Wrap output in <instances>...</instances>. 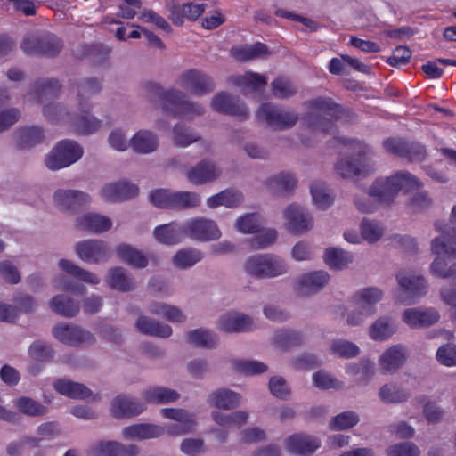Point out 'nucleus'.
I'll use <instances>...</instances> for the list:
<instances>
[{"mask_svg": "<svg viewBox=\"0 0 456 456\" xmlns=\"http://www.w3.org/2000/svg\"><path fill=\"white\" fill-rule=\"evenodd\" d=\"M164 418L175 420L176 423L166 428L140 423L122 428L121 435L126 440H146L160 436L166 431L170 436H182L194 431L196 428L195 415L184 409L165 408L161 410Z\"/></svg>", "mask_w": 456, "mask_h": 456, "instance_id": "1", "label": "nucleus"}, {"mask_svg": "<svg viewBox=\"0 0 456 456\" xmlns=\"http://www.w3.org/2000/svg\"><path fill=\"white\" fill-rule=\"evenodd\" d=\"M384 297V291L374 286L363 287L357 289L351 297L350 302L354 308L345 312L342 307L338 309V314L346 317V322L351 327L362 326L366 320L376 313V305Z\"/></svg>", "mask_w": 456, "mask_h": 456, "instance_id": "2", "label": "nucleus"}, {"mask_svg": "<svg viewBox=\"0 0 456 456\" xmlns=\"http://www.w3.org/2000/svg\"><path fill=\"white\" fill-rule=\"evenodd\" d=\"M146 89L158 97L161 102L163 110L174 117L192 119L202 115L205 111L201 104L188 100L185 93L178 89L166 90L156 83H148Z\"/></svg>", "mask_w": 456, "mask_h": 456, "instance_id": "3", "label": "nucleus"}, {"mask_svg": "<svg viewBox=\"0 0 456 456\" xmlns=\"http://www.w3.org/2000/svg\"><path fill=\"white\" fill-rule=\"evenodd\" d=\"M345 143L350 142L356 151V157L342 158L336 163V171L344 178L354 176L366 177L376 170L375 163L370 159L372 149L362 142L354 139H343Z\"/></svg>", "mask_w": 456, "mask_h": 456, "instance_id": "4", "label": "nucleus"}, {"mask_svg": "<svg viewBox=\"0 0 456 456\" xmlns=\"http://www.w3.org/2000/svg\"><path fill=\"white\" fill-rule=\"evenodd\" d=\"M423 183L408 171H397L388 177H379L369 188V195L378 198H394L399 191H418Z\"/></svg>", "mask_w": 456, "mask_h": 456, "instance_id": "5", "label": "nucleus"}, {"mask_svg": "<svg viewBox=\"0 0 456 456\" xmlns=\"http://www.w3.org/2000/svg\"><path fill=\"white\" fill-rule=\"evenodd\" d=\"M307 105L311 109L305 117L309 127L322 133H331L334 128L332 119L340 118L341 106L327 97L312 99Z\"/></svg>", "mask_w": 456, "mask_h": 456, "instance_id": "6", "label": "nucleus"}, {"mask_svg": "<svg viewBox=\"0 0 456 456\" xmlns=\"http://www.w3.org/2000/svg\"><path fill=\"white\" fill-rule=\"evenodd\" d=\"M395 280L402 289L396 296L400 304H414L428 293V281L415 270L402 268L396 273Z\"/></svg>", "mask_w": 456, "mask_h": 456, "instance_id": "7", "label": "nucleus"}, {"mask_svg": "<svg viewBox=\"0 0 456 456\" xmlns=\"http://www.w3.org/2000/svg\"><path fill=\"white\" fill-rule=\"evenodd\" d=\"M431 251L436 256L430 266L431 273L441 278L453 277L456 281V263L450 265L444 258H456V244L441 235L431 241Z\"/></svg>", "mask_w": 456, "mask_h": 456, "instance_id": "8", "label": "nucleus"}, {"mask_svg": "<svg viewBox=\"0 0 456 456\" xmlns=\"http://www.w3.org/2000/svg\"><path fill=\"white\" fill-rule=\"evenodd\" d=\"M246 273L258 279L275 278L285 274L288 265L285 260L272 255H255L248 257L244 265Z\"/></svg>", "mask_w": 456, "mask_h": 456, "instance_id": "9", "label": "nucleus"}, {"mask_svg": "<svg viewBox=\"0 0 456 456\" xmlns=\"http://www.w3.org/2000/svg\"><path fill=\"white\" fill-rule=\"evenodd\" d=\"M83 148L71 140H62L47 154L45 163L51 170H59L78 161L83 156Z\"/></svg>", "mask_w": 456, "mask_h": 456, "instance_id": "10", "label": "nucleus"}, {"mask_svg": "<svg viewBox=\"0 0 456 456\" xmlns=\"http://www.w3.org/2000/svg\"><path fill=\"white\" fill-rule=\"evenodd\" d=\"M259 120L265 121L276 130H285L294 126L298 121V114L290 109H286L270 102L263 103L256 113Z\"/></svg>", "mask_w": 456, "mask_h": 456, "instance_id": "11", "label": "nucleus"}, {"mask_svg": "<svg viewBox=\"0 0 456 456\" xmlns=\"http://www.w3.org/2000/svg\"><path fill=\"white\" fill-rule=\"evenodd\" d=\"M178 84L183 89L196 95H204L215 89L213 79L205 72L197 69H191L182 73L178 78Z\"/></svg>", "mask_w": 456, "mask_h": 456, "instance_id": "12", "label": "nucleus"}, {"mask_svg": "<svg viewBox=\"0 0 456 456\" xmlns=\"http://www.w3.org/2000/svg\"><path fill=\"white\" fill-rule=\"evenodd\" d=\"M53 337L60 342L69 346H80L94 342L93 335L78 326L61 322L53 329Z\"/></svg>", "mask_w": 456, "mask_h": 456, "instance_id": "13", "label": "nucleus"}, {"mask_svg": "<svg viewBox=\"0 0 456 456\" xmlns=\"http://www.w3.org/2000/svg\"><path fill=\"white\" fill-rule=\"evenodd\" d=\"M330 274L323 270L308 272L297 278L294 290L301 296H311L322 290L330 281Z\"/></svg>", "mask_w": 456, "mask_h": 456, "instance_id": "14", "label": "nucleus"}, {"mask_svg": "<svg viewBox=\"0 0 456 456\" xmlns=\"http://www.w3.org/2000/svg\"><path fill=\"white\" fill-rule=\"evenodd\" d=\"M440 314L433 307H410L402 314L403 322L411 329L428 328L438 322Z\"/></svg>", "mask_w": 456, "mask_h": 456, "instance_id": "15", "label": "nucleus"}, {"mask_svg": "<svg viewBox=\"0 0 456 456\" xmlns=\"http://www.w3.org/2000/svg\"><path fill=\"white\" fill-rule=\"evenodd\" d=\"M136 445H125L115 440H99L87 449L88 456H136Z\"/></svg>", "mask_w": 456, "mask_h": 456, "instance_id": "16", "label": "nucleus"}, {"mask_svg": "<svg viewBox=\"0 0 456 456\" xmlns=\"http://www.w3.org/2000/svg\"><path fill=\"white\" fill-rule=\"evenodd\" d=\"M408 354V347L403 344L399 343L388 346L379 358L381 370L384 373H395L405 363Z\"/></svg>", "mask_w": 456, "mask_h": 456, "instance_id": "17", "label": "nucleus"}, {"mask_svg": "<svg viewBox=\"0 0 456 456\" xmlns=\"http://www.w3.org/2000/svg\"><path fill=\"white\" fill-rule=\"evenodd\" d=\"M221 168L212 160L205 159L189 168L187 179L193 184H205L220 177Z\"/></svg>", "mask_w": 456, "mask_h": 456, "instance_id": "18", "label": "nucleus"}, {"mask_svg": "<svg viewBox=\"0 0 456 456\" xmlns=\"http://www.w3.org/2000/svg\"><path fill=\"white\" fill-rule=\"evenodd\" d=\"M73 90L76 91L77 109L86 113L92 110L90 98L101 92L102 84L97 78L88 77L80 80Z\"/></svg>", "mask_w": 456, "mask_h": 456, "instance_id": "19", "label": "nucleus"}, {"mask_svg": "<svg viewBox=\"0 0 456 456\" xmlns=\"http://www.w3.org/2000/svg\"><path fill=\"white\" fill-rule=\"evenodd\" d=\"M139 193V186L128 179L106 183L101 189V196L107 200H130L137 198Z\"/></svg>", "mask_w": 456, "mask_h": 456, "instance_id": "20", "label": "nucleus"}, {"mask_svg": "<svg viewBox=\"0 0 456 456\" xmlns=\"http://www.w3.org/2000/svg\"><path fill=\"white\" fill-rule=\"evenodd\" d=\"M186 234L199 240H218L222 233L216 224L208 219H195L184 224Z\"/></svg>", "mask_w": 456, "mask_h": 456, "instance_id": "21", "label": "nucleus"}, {"mask_svg": "<svg viewBox=\"0 0 456 456\" xmlns=\"http://www.w3.org/2000/svg\"><path fill=\"white\" fill-rule=\"evenodd\" d=\"M297 178L295 174L282 171L269 177L265 181L266 188L277 196H290L297 187Z\"/></svg>", "mask_w": 456, "mask_h": 456, "instance_id": "22", "label": "nucleus"}, {"mask_svg": "<svg viewBox=\"0 0 456 456\" xmlns=\"http://www.w3.org/2000/svg\"><path fill=\"white\" fill-rule=\"evenodd\" d=\"M218 329L227 333H238L248 331L254 323L252 319L236 311L224 313L218 319Z\"/></svg>", "mask_w": 456, "mask_h": 456, "instance_id": "23", "label": "nucleus"}, {"mask_svg": "<svg viewBox=\"0 0 456 456\" xmlns=\"http://www.w3.org/2000/svg\"><path fill=\"white\" fill-rule=\"evenodd\" d=\"M212 108L220 113L246 118L248 115V110L238 99L230 94L221 92L216 94L211 101Z\"/></svg>", "mask_w": 456, "mask_h": 456, "instance_id": "24", "label": "nucleus"}, {"mask_svg": "<svg viewBox=\"0 0 456 456\" xmlns=\"http://www.w3.org/2000/svg\"><path fill=\"white\" fill-rule=\"evenodd\" d=\"M144 410L145 405L143 403L126 395L116 396L110 404L111 414L119 419L134 417Z\"/></svg>", "mask_w": 456, "mask_h": 456, "instance_id": "25", "label": "nucleus"}, {"mask_svg": "<svg viewBox=\"0 0 456 456\" xmlns=\"http://www.w3.org/2000/svg\"><path fill=\"white\" fill-rule=\"evenodd\" d=\"M285 448L293 454L306 455L313 453L321 446V441L309 435L295 434L285 440Z\"/></svg>", "mask_w": 456, "mask_h": 456, "instance_id": "26", "label": "nucleus"}, {"mask_svg": "<svg viewBox=\"0 0 456 456\" xmlns=\"http://www.w3.org/2000/svg\"><path fill=\"white\" fill-rule=\"evenodd\" d=\"M398 331V325L394 318L384 315L377 318L368 328L370 339L383 342L390 339Z\"/></svg>", "mask_w": 456, "mask_h": 456, "instance_id": "27", "label": "nucleus"}, {"mask_svg": "<svg viewBox=\"0 0 456 456\" xmlns=\"http://www.w3.org/2000/svg\"><path fill=\"white\" fill-rule=\"evenodd\" d=\"M76 253L84 262L94 264L106 256V245L102 240H84L76 245Z\"/></svg>", "mask_w": 456, "mask_h": 456, "instance_id": "28", "label": "nucleus"}, {"mask_svg": "<svg viewBox=\"0 0 456 456\" xmlns=\"http://www.w3.org/2000/svg\"><path fill=\"white\" fill-rule=\"evenodd\" d=\"M241 401L242 396L240 393L225 387L216 389L208 395V403L223 410L236 409Z\"/></svg>", "mask_w": 456, "mask_h": 456, "instance_id": "29", "label": "nucleus"}, {"mask_svg": "<svg viewBox=\"0 0 456 456\" xmlns=\"http://www.w3.org/2000/svg\"><path fill=\"white\" fill-rule=\"evenodd\" d=\"M104 281L110 288L119 291L126 292L135 289V281L131 274L126 269L119 266L110 268Z\"/></svg>", "mask_w": 456, "mask_h": 456, "instance_id": "30", "label": "nucleus"}, {"mask_svg": "<svg viewBox=\"0 0 456 456\" xmlns=\"http://www.w3.org/2000/svg\"><path fill=\"white\" fill-rule=\"evenodd\" d=\"M131 148L139 154H150L159 147V138L151 130L142 129L130 139Z\"/></svg>", "mask_w": 456, "mask_h": 456, "instance_id": "31", "label": "nucleus"}, {"mask_svg": "<svg viewBox=\"0 0 456 456\" xmlns=\"http://www.w3.org/2000/svg\"><path fill=\"white\" fill-rule=\"evenodd\" d=\"M77 111L78 113H72L69 124L77 134H90L100 129L102 121L89 114L90 111L85 113L77 109Z\"/></svg>", "mask_w": 456, "mask_h": 456, "instance_id": "32", "label": "nucleus"}, {"mask_svg": "<svg viewBox=\"0 0 456 456\" xmlns=\"http://www.w3.org/2000/svg\"><path fill=\"white\" fill-rule=\"evenodd\" d=\"M287 225L295 233L305 232L313 225L312 217L296 206H290L285 212Z\"/></svg>", "mask_w": 456, "mask_h": 456, "instance_id": "33", "label": "nucleus"}, {"mask_svg": "<svg viewBox=\"0 0 456 456\" xmlns=\"http://www.w3.org/2000/svg\"><path fill=\"white\" fill-rule=\"evenodd\" d=\"M61 91V85L55 79H38L35 81L28 95L39 102L46 99L58 96Z\"/></svg>", "mask_w": 456, "mask_h": 456, "instance_id": "34", "label": "nucleus"}, {"mask_svg": "<svg viewBox=\"0 0 456 456\" xmlns=\"http://www.w3.org/2000/svg\"><path fill=\"white\" fill-rule=\"evenodd\" d=\"M13 136L16 147L23 150L40 143L44 139V132L37 126L24 127L17 130Z\"/></svg>", "mask_w": 456, "mask_h": 456, "instance_id": "35", "label": "nucleus"}, {"mask_svg": "<svg viewBox=\"0 0 456 456\" xmlns=\"http://www.w3.org/2000/svg\"><path fill=\"white\" fill-rule=\"evenodd\" d=\"M58 266L60 270L78 281L93 285L100 283L101 279L97 274L84 270L71 260L60 259Z\"/></svg>", "mask_w": 456, "mask_h": 456, "instance_id": "36", "label": "nucleus"}, {"mask_svg": "<svg viewBox=\"0 0 456 456\" xmlns=\"http://www.w3.org/2000/svg\"><path fill=\"white\" fill-rule=\"evenodd\" d=\"M185 234L184 225L182 227L173 224L160 225L154 230L155 239L167 245L180 242Z\"/></svg>", "mask_w": 456, "mask_h": 456, "instance_id": "37", "label": "nucleus"}, {"mask_svg": "<svg viewBox=\"0 0 456 456\" xmlns=\"http://www.w3.org/2000/svg\"><path fill=\"white\" fill-rule=\"evenodd\" d=\"M325 264L331 269L343 270L353 262V255L340 248H328L323 256Z\"/></svg>", "mask_w": 456, "mask_h": 456, "instance_id": "38", "label": "nucleus"}, {"mask_svg": "<svg viewBox=\"0 0 456 456\" xmlns=\"http://www.w3.org/2000/svg\"><path fill=\"white\" fill-rule=\"evenodd\" d=\"M54 389L68 397L84 399L91 395V391L83 384L67 379H58L53 383Z\"/></svg>", "mask_w": 456, "mask_h": 456, "instance_id": "39", "label": "nucleus"}, {"mask_svg": "<svg viewBox=\"0 0 456 456\" xmlns=\"http://www.w3.org/2000/svg\"><path fill=\"white\" fill-rule=\"evenodd\" d=\"M54 389L68 397L84 399L91 395V391L83 384L67 379H58L53 383Z\"/></svg>", "mask_w": 456, "mask_h": 456, "instance_id": "40", "label": "nucleus"}, {"mask_svg": "<svg viewBox=\"0 0 456 456\" xmlns=\"http://www.w3.org/2000/svg\"><path fill=\"white\" fill-rule=\"evenodd\" d=\"M137 329L148 335L159 338H168L172 334V328L168 324H164L151 320L146 316H141L136 322Z\"/></svg>", "mask_w": 456, "mask_h": 456, "instance_id": "41", "label": "nucleus"}, {"mask_svg": "<svg viewBox=\"0 0 456 456\" xmlns=\"http://www.w3.org/2000/svg\"><path fill=\"white\" fill-rule=\"evenodd\" d=\"M248 416L246 411H237L232 413H224L218 411L212 412L214 422L224 428L232 427L240 428L247 422Z\"/></svg>", "mask_w": 456, "mask_h": 456, "instance_id": "42", "label": "nucleus"}, {"mask_svg": "<svg viewBox=\"0 0 456 456\" xmlns=\"http://www.w3.org/2000/svg\"><path fill=\"white\" fill-rule=\"evenodd\" d=\"M143 399L151 403H168L176 401L179 394L171 388L152 387L143 391Z\"/></svg>", "mask_w": 456, "mask_h": 456, "instance_id": "43", "label": "nucleus"}, {"mask_svg": "<svg viewBox=\"0 0 456 456\" xmlns=\"http://www.w3.org/2000/svg\"><path fill=\"white\" fill-rule=\"evenodd\" d=\"M117 255L126 264L135 268H144L148 265V258L137 248L128 244L118 246Z\"/></svg>", "mask_w": 456, "mask_h": 456, "instance_id": "44", "label": "nucleus"}, {"mask_svg": "<svg viewBox=\"0 0 456 456\" xmlns=\"http://www.w3.org/2000/svg\"><path fill=\"white\" fill-rule=\"evenodd\" d=\"M49 307L53 312L65 317H73L79 311L78 304L62 294L53 297L49 302Z\"/></svg>", "mask_w": 456, "mask_h": 456, "instance_id": "45", "label": "nucleus"}, {"mask_svg": "<svg viewBox=\"0 0 456 456\" xmlns=\"http://www.w3.org/2000/svg\"><path fill=\"white\" fill-rule=\"evenodd\" d=\"M200 139V135L183 123H177L173 127L172 141L177 147H187Z\"/></svg>", "mask_w": 456, "mask_h": 456, "instance_id": "46", "label": "nucleus"}, {"mask_svg": "<svg viewBox=\"0 0 456 456\" xmlns=\"http://www.w3.org/2000/svg\"><path fill=\"white\" fill-rule=\"evenodd\" d=\"M79 225L94 232L101 233L111 227V221L104 216L94 213H87L78 220Z\"/></svg>", "mask_w": 456, "mask_h": 456, "instance_id": "47", "label": "nucleus"}, {"mask_svg": "<svg viewBox=\"0 0 456 456\" xmlns=\"http://www.w3.org/2000/svg\"><path fill=\"white\" fill-rule=\"evenodd\" d=\"M151 314L159 315L171 322H183L186 315L182 309L175 305L164 303H152L149 308Z\"/></svg>", "mask_w": 456, "mask_h": 456, "instance_id": "48", "label": "nucleus"}, {"mask_svg": "<svg viewBox=\"0 0 456 456\" xmlns=\"http://www.w3.org/2000/svg\"><path fill=\"white\" fill-rule=\"evenodd\" d=\"M360 231L363 240L374 243L382 238L385 227L380 222L364 218L360 224Z\"/></svg>", "mask_w": 456, "mask_h": 456, "instance_id": "49", "label": "nucleus"}, {"mask_svg": "<svg viewBox=\"0 0 456 456\" xmlns=\"http://www.w3.org/2000/svg\"><path fill=\"white\" fill-rule=\"evenodd\" d=\"M346 372L358 380H367L374 373V362L367 358L361 359L358 362L346 364Z\"/></svg>", "mask_w": 456, "mask_h": 456, "instance_id": "50", "label": "nucleus"}, {"mask_svg": "<svg viewBox=\"0 0 456 456\" xmlns=\"http://www.w3.org/2000/svg\"><path fill=\"white\" fill-rule=\"evenodd\" d=\"M201 252L193 248H183L175 253L172 258L173 265L179 269L191 267L202 259Z\"/></svg>", "mask_w": 456, "mask_h": 456, "instance_id": "51", "label": "nucleus"}, {"mask_svg": "<svg viewBox=\"0 0 456 456\" xmlns=\"http://www.w3.org/2000/svg\"><path fill=\"white\" fill-rule=\"evenodd\" d=\"M379 396L384 403H395L405 401L409 394L396 384L387 383L380 387Z\"/></svg>", "mask_w": 456, "mask_h": 456, "instance_id": "52", "label": "nucleus"}, {"mask_svg": "<svg viewBox=\"0 0 456 456\" xmlns=\"http://www.w3.org/2000/svg\"><path fill=\"white\" fill-rule=\"evenodd\" d=\"M330 351L333 354L341 358H354L359 355L360 347L347 339H335L330 344Z\"/></svg>", "mask_w": 456, "mask_h": 456, "instance_id": "53", "label": "nucleus"}, {"mask_svg": "<svg viewBox=\"0 0 456 456\" xmlns=\"http://www.w3.org/2000/svg\"><path fill=\"white\" fill-rule=\"evenodd\" d=\"M14 405L23 414L32 417L42 416L47 412V408L45 406L27 396L16 399Z\"/></svg>", "mask_w": 456, "mask_h": 456, "instance_id": "54", "label": "nucleus"}, {"mask_svg": "<svg viewBox=\"0 0 456 456\" xmlns=\"http://www.w3.org/2000/svg\"><path fill=\"white\" fill-rule=\"evenodd\" d=\"M189 343L200 347L211 348L216 345V337L209 330L197 329L187 334Z\"/></svg>", "mask_w": 456, "mask_h": 456, "instance_id": "55", "label": "nucleus"}, {"mask_svg": "<svg viewBox=\"0 0 456 456\" xmlns=\"http://www.w3.org/2000/svg\"><path fill=\"white\" fill-rule=\"evenodd\" d=\"M43 114L48 120L52 122L67 120L69 123L72 115L71 112L68 111L66 108L59 102H50L44 105Z\"/></svg>", "mask_w": 456, "mask_h": 456, "instance_id": "56", "label": "nucleus"}, {"mask_svg": "<svg viewBox=\"0 0 456 456\" xmlns=\"http://www.w3.org/2000/svg\"><path fill=\"white\" fill-rule=\"evenodd\" d=\"M233 368L236 371L248 376L260 374L267 370V366L265 363L253 360H236L233 362Z\"/></svg>", "mask_w": 456, "mask_h": 456, "instance_id": "57", "label": "nucleus"}, {"mask_svg": "<svg viewBox=\"0 0 456 456\" xmlns=\"http://www.w3.org/2000/svg\"><path fill=\"white\" fill-rule=\"evenodd\" d=\"M195 193L188 191L174 192L169 189L160 188L152 190L150 192L149 200H196Z\"/></svg>", "mask_w": 456, "mask_h": 456, "instance_id": "58", "label": "nucleus"}, {"mask_svg": "<svg viewBox=\"0 0 456 456\" xmlns=\"http://www.w3.org/2000/svg\"><path fill=\"white\" fill-rule=\"evenodd\" d=\"M273 94L278 98H288L294 95L297 88L286 77H277L272 82Z\"/></svg>", "mask_w": 456, "mask_h": 456, "instance_id": "59", "label": "nucleus"}, {"mask_svg": "<svg viewBox=\"0 0 456 456\" xmlns=\"http://www.w3.org/2000/svg\"><path fill=\"white\" fill-rule=\"evenodd\" d=\"M359 421V416L354 411H345L335 418L330 423V427L334 430H343L355 426Z\"/></svg>", "mask_w": 456, "mask_h": 456, "instance_id": "60", "label": "nucleus"}, {"mask_svg": "<svg viewBox=\"0 0 456 456\" xmlns=\"http://www.w3.org/2000/svg\"><path fill=\"white\" fill-rule=\"evenodd\" d=\"M235 226L242 233H255L260 231L261 220L256 214H248L240 217Z\"/></svg>", "mask_w": 456, "mask_h": 456, "instance_id": "61", "label": "nucleus"}, {"mask_svg": "<svg viewBox=\"0 0 456 456\" xmlns=\"http://www.w3.org/2000/svg\"><path fill=\"white\" fill-rule=\"evenodd\" d=\"M314 384L321 389H338L343 387V382L335 379L325 370H318L313 375Z\"/></svg>", "mask_w": 456, "mask_h": 456, "instance_id": "62", "label": "nucleus"}, {"mask_svg": "<svg viewBox=\"0 0 456 456\" xmlns=\"http://www.w3.org/2000/svg\"><path fill=\"white\" fill-rule=\"evenodd\" d=\"M387 456H419V447L411 442L399 443L391 445L387 450Z\"/></svg>", "mask_w": 456, "mask_h": 456, "instance_id": "63", "label": "nucleus"}, {"mask_svg": "<svg viewBox=\"0 0 456 456\" xmlns=\"http://www.w3.org/2000/svg\"><path fill=\"white\" fill-rule=\"evenodd\" d=\"M436 359L444 366H456V345L448 343L440 346L436 351Z\"/></svg>", "mask_w": 456, "mask_h": 456, "instance_id": "64", "label": "nucleus"}]
</instances>
